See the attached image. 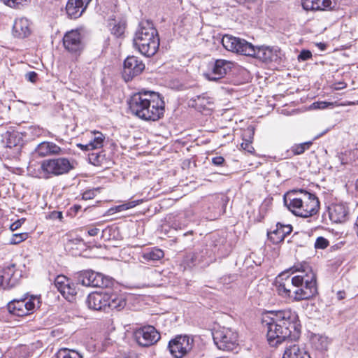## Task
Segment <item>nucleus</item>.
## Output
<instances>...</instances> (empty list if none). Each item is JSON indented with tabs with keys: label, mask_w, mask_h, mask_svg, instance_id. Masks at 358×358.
<instances>
[{
	"label": "nucleus",
	"mask_w": 358,
	"mask_h": 358,
	"mask_svg": "<svg viewBox=\"0 0 358 358\" xmlns=\"http://www.w3.org/2000/svg\"><path fill=\"white\" fill-rule=\"evenodd\" d=\"M262 324L267 329V340L271 346H277L285 341L296 340L300 335L298 315L290 309L266 313L263 317Z\"/></svg>",
	"instance_id": "obj_1"
},
{
	"label": "nucleus",
	"mask_w": 358,
	"mask_h": 358,
	"mask_svg": "<svg viewBox=\"0 0 358 358\" xmlns=\"http://www.w3.org/2000/svg\"><path fill=\"white\" fill-rule=\"evenodd\" d=\"M131 113L146 121H157L165 111V103L159 93L141 91L133 94L129 102Z\"/></svg>",
	"instance_id": "obj_2"
},
{
	"label": "nucleus",
	"mask_w": 358,
	"mask_h": 358,
	"mask_svg": "<svg viewBox=\"0 0 358 358\" xmlns=\"http://www.w3.org/2000/svg\"><path fill=\"white\" fill-rule=\"evenodd\" d=\"M284 203L295 215L308 217L315 215L320 208L317 197L302 189H295L284 196Z\"/></svg>",
	"instance_id": "obj_3"
},
{
	"label": "nucleus",
	"mask_w": 358,
	"mask_h": 358,
	"mask_svg": "<svg viewBox=\"0 0 358 358\" xmlns=\"http://www.w3.org/2000/svg\"><path fill=\"white\" fill-rule=\"evenodd\" d=\"M134 46L143 55L148 57L153 56L159 46V38L157 30L150 21L140 22L134 37Z\"/></svg>",
	"instance_id": "obj_4"
},
{
	"label": "nucleus",
	"mask_w": 358,
	"mask_h": 358,
	"mask_svg": "<svg viewBox=\"0 0 358 358\" xmlns=\"http://www.w3.org/2000/svg\"><path fill=\"white\" fill-rule=\"evenodd\" d=\"M73 169V161L65 157L45 159L41 164V171L46 178L68 173Z\"/></svg>",
	"instance_id": "obj_5"
},
{
	"label": "nucleus",
	"mask_w": 358,
	"mask_h": 358,
	"mask_svg": "<svg viewBox=\"0 0 358 358\" xmlns=\"http://www.w3.org/2000/svg\"><path fill=\"white\" fill-rule=\"evenodd\" d=\"M213 338L218 349L233 351L238 347V334L229 328H220L213 332Z\"/></svg>",
	"instance_id": "obj_6"
},
{
	"label": "nucleus",
	"mask_w": 358,
	"mask_h": 358,
	"mask_svg": "<svg viewBox=\"0 0 358 358\" xmlns=\"http://www.w3.org/2000/svg\"><path fill=\"white\" fill-rule=\"evenodd\" d=\"M194 346V339L187 335H178L169 342L168 348L175 358L187 355Z\"/></svg>",
	"instance_id": "obj_7"
},
{
	"label": "nucleus",
	"mask_w": 358,
	"mask_h": 358,
	"mask_svg": "<svg viewBox=\"0 0 358 358\" xmlns=\"http://www.w3.org/2000/svg\"><path fill=\"white\" fill-rule=\"evenodd\" d=\"M222 44L227 50L238 54L248 56L253 52L252 43L231 35H224L222 38Z\"/></svg>",
	"instance_id": "obj_8"
},
{
	"label": "nucleus",
	"mask_w": 358,
	"mask_h": 358,
	"mask_svg": "<svg viewBox=\"0 0 358 358\" xmlns=\"http://www.w3.org/2000/svg\"><path fill=\"white\" fill-rule=\"evenodd\" d=\"M294 289L293 296L296 301L309 299L317 293L316 275L310 274L308 276V280L304 281L303 285L294 286L292 285Z\"/></svg>",
	"instance_id": "obj_9"
},
{
	"label": "nucleus",
	"mask_w": 358,
	"mask_h": 358,
	"mask_svg": "<svg viewBox=\"0 0 358 358\" xmlns=\"http://www.w3.org/2000/svg\"><path fill=\"white\" fill-rule=\"evenodd\" d=\"M134 336L138 344L143 347H149L160 339V334L153 326H145L136 329Z\"/></svg>",
	"instance_id": "obj_10"
},
{
	"label": "nucleus",
	"mask_w": 358,
	"mask_h": 358,
	"mask_svg": "<svg viewBox=\"0 0 358 358\" xmlns=\"http://www.w3.org/2000/svg\"><path fill=\"white\" fill-rule=\"evenodd\" d=\"M36 297L31 296L30 299L23 298L13 299L8 303V311L16 316L22 317L29 315L35 309Z\"/></svg>",
	"instance_id": "obj_11"
},
{
	"label": "nucleus",
	"mask_w": 358,
	"mask_h": 358,
	"mask_svg": "<svg viewBox=\"0 0 358 358\" xmlns=\"http://www.w3.org/2000/svg\"><path fill=\"white\" fill-rule=\"evenodd\" d=\"M145 69V64L136 57L129 56L124 62L122 77L128 82L135 76L141 74Z\"/></svg>",
	"instance_id": "obj_12"
},
{
	"label": "nucleus",
	"mask_w": 358,
	"mask_h": 358,
	"mask_svg": "<svg viewBox=\"0 0 358 358\" xmlns=\"http://www.w3.org/2000/svg\"><path fill=\"white\" fill-rule=\"evenodd\" d=\"M252 52L249 57H255L264 62H270L277 61L279 58L280 51L277 48H271L269 46H254L252 45Z\"/></svg>",
	"instance_id": "obj_13"
},
{
	"label": "nucleus",
	"mask_w": 358,
	"mask_h": 358,
	"mask_svg": "<svg viewBox=\"0 0 358 358\" xmlns=\"http://www.w3.org/2000/svg\"><path fill=\"white\" fill-rule=\"evenodd\" d=\"M21 276V271L17 270L15 264H11L3 268L0 275V286L3 289H10L17 283Z\"/></svg>",
	"instance_id": "obj_14"
},
{
	"label": "nucleus",
	"mask_w": 358,
	"mask_h": 358,
	"mask_svg": "<svg viewBox=\"0 0 358 358\" xmlns=\"http://www.w3.org/2000/svg\"><path fill=\"white\" fill-rule=\"evenodd\" d=\"M64 48L69 52H78L83 48L81 34L78 29H73L66 33L63 38Z\"/></svg>",
	"instance_id": "obj_15"
},
{
	"label": "nucleus",
	"mask_w": 358,
	"mask_h": 358,
	"mask_svg": "<svg viewBox=\"0 0 358 358\" xmlns=\"http://www.w3.org/2000/svg\"><path fill=\"white\" fill-rule=\"evenodd\" d=\"M233 64L225 59H217L213 66L211 71L205 73V77L210 81H217L224 77L231 71Z\"/></svg>",
	"instance_id": "obj_16"
},
{
	"label": "nucleus",
	"mask_w": 358,
	"mask_h": 358,
	"mask_svg": "<svg viewBox=\"0 0 358 358\" xmlns=\"http://www.w3.org/2000/svg\"><path fill=\"white\" fill-rule=\"evenodd\" d=\"M92 0H69L66 6L67 15L77 19L82 15Z\"/></svg>",
	"instance_id": "obj_17"
},
{
	"label": "nucleus",
	"mask_w": 358,
	"mask_h": 358,
	"mask_svg": "<svg viewBox=\"0 0 358 358\" xmlns=\"http://www.w3.org/2000/svg\"><path fill=\"white\" fill-rule=\"evenodd\" d=\"M107 299L108 292H92L88 295L86 303L92 310L106 311Z\"/></svg>",
	"instance_id": "obj_18"
},
{
	"label": "nucleus",
	"mask_w": 358,
	"mask_h": 358,
	"mask_svg": "<svg viewBox=\"0 0 358 358\" xmlns=\"http://www.w3.org/2000/svg\"><path fill=\"white\" fill-rule=\"evenodd\" d=\"M292 273L297 272L298 274L291 278V282L292 285H303L304 281L308 280V276L310 274H315L312 268L306 263L301 264L300 266H294L290 268Z\"/></svg>",
	"instance_id": "obj_19"
},
{
	"label": "nucleus",
	"mask_w": 358,
	"mask_h": 358,
	"mask_svg": "<svg viewBox=\"0 0 358 358\" xmlns=\"http://www.w3.org/2000/svg\"><path fill=\"white\" fill-rule=\"evenodd\" d=\"M329 217L331 220L336 223L344 222L348 217V208L342 203L332 204L329 208Z\"/></svg>",
	"instance_id": "obj_20"
},
{
	"label": "nucleus",
	"mask_w": 358,
	"mask_h": 358,
	"mask_svg": "<svg viewBox=\"0 0 358 358\" xmlns=\"http://www.w3.org/2000/svg\"><path fill=\"white\" fill-rule=\"evenodd\" d=\"M292 231V226L291 224H283L278 222L276 229L272 232H268V237L273 243L278 244L283 241L285 238L290 234Z\"/></svg>",
	"instance_id": "obj_21"
},
{
	"label": "nucleus",
	"mask_w": 358,
	"mask_h": 358,
	"mask_svg": "<svg viewBox=\"0 0 358 358\" xmlns=\"http://www.w3.org/2000/svg\"><path fill=\"white\" fill-rule=\"evenodd\" d=\"M31 33L30 22L25 17L17 18L15 20L13 26V34L14 36L24 38Z\"/></svg>",
	"instance_id": "obj_22"
},
{
	"label": "nucleus",
	"mask_w": 358,
	"mask_h": 358,
	"mask_svg": "<svg viewBox=\"0 0 358 358\" xmlns=\"http://www.w3.org/2000/svg\"><path fill=\"white\" fill-rule=\"evenodd\" d=\"M284 274H281L278 276V278L276 280L277 285V290L278 294L282 296V297H292L293 296V292L294 289L292 287V282H291V278L289 276H287L285 278V282H281L280 280H282V276Z\"/></svg>",
	"instance_id": "obj_23"
},
{
	"label": "nucleus",
	"mask_w": 358,
	"mask_h": 358,
	"mask_svg": "<svg viewBox=\"0 0 358 358\" xmlns=\"http://www.w3.org/2000/svg\"><path fill=\"white\" fill-rule=\"evenodd\" d=\"M106 302V311L108 310H120L124 308L126 301L124 299L116 293H108Z\"/></svg>",
	"instance_id": "obj_24"
},
{
	"label": "nucleus",
	"mask_w": 358,
	"mask_h": 358,
	"mask_svg": "<svg viewBox=\"0 0 358 358\" xmlns=\"http://www.w3.org/2000/svg\"><path fill=\"white\" fill-rule=\"evenodd\" d=\"M282 358H310V357L303 349L293 344L286 347Z\"/></svg>",
	"instance_id": "obj_25"
},
{
	"label": "nucleus",
	"mask_w": 358,
	"mask_h": 358,
	"mask_svg": "<svg viewBox=\"0 0 358 358\" xmlns=\"http://www.w3.org/2000/svg\"><path fill=\"white\" fill-rule=\"evenodd\" d=\"M212 104L211 99L205 94L196 96L189 101V105L200 111L208 108V106Z\"/></svg>",
	"instance_id": "obj_26"
},
{
	"label": "nucleus",
	"mask_w": 358,
	"mask_h": 358,
	"mask_svg": "<svg viewBox=\"0 0 358 358\" xmlns=\"http://www.w3.org/2000/svg\"><path fill=\"white\" fill-rule=\"evenodd\" d=\"M164 255V253L163 250L157 248H153L151 249H148L142 253L141 261L144 263L148 262H155L163 258Z\"/></svg>",
	"instance_id": "obj_27"
},
{
	"label": "nucleus",
	"mask_w": 358,
	"mask_h": 358,
	"mask_svg": "<svg viewBox=\"0 0 358 358\" xmlns=\"http://www.w3.org/2000/svg\"><path fill=\"white\" fill-rule=\"evenodd\" d=\"M108 27L113 35L121 37L124 33L126 22L122 20H111L108 23Z\"/></svg>",
	"instance_id": "obj_28"
},
{
	"label": "nucleus",
	"mask_w": 358,
	"mask_h": 358,
	"mask_svg": "<svg viewBox=\"0 0 358 358\" xmlns=\"http://www.w3.org/2000/svg\"><path fill=\"white\" fill-rule=\"evenodd\" d=\"M113 285L111 278L100 273L94 272L93 287L107 288Z\"/></svg>",
	"instance_id": "obj_29"
},
{
	"label": "nucleus",
	"mask_w": 358,
	"mask_h": 358,
	"mask_svg": "<svg viewBox=\"0 0 358 358\" xmlns=\"http://www.w3.org/2000/svg\"><path fill=\"white\" fill-rule=\"evenodd\" d=\"M94 271L87 270L81 271L78 275V282L83 286L93 287Z\"/></svg>",
	"instance_id": "obj_30"
},
{
	"label": "nucleus",
	"mask_w": 358,
	"mask_h": 358,
	"mask_svg": "<svg viewBox=\"0 0 358 358\" xmlns=\"http://www.w3.org/2000/svg\"><path fill=\"white\" fill-rule=\"evenodd\" d=\"M313 345L318 350H326L329 345L328 338L323 335L315 334L311 338Z\"/></svg>",
	"instance_id": "obj_31"
},
{
	"label": "nucleus",
	"mask_w": 358,
	"mask_h": 358,
	"mask_svg": "<svg viewBox=\"0 0 358 358\" xmlns=\"http://www.w3.org/2000/svg\"><path fill=\"white\" fill-rule=\"evenodd\" d=\"M105 136L99 131L94 132V138L87 143V147L92 148V150L99 149L103 147Z\"/></svg>",
	"instance_id": "obj_32"
},
{
	"label": "nucleus",
	"mask_w": 358,
	"mask_h": 358,
	"mask_svg": "<svg viewBox=\"0 0 358 358\" xmlns=\"http://www.w3.org/2000/svg\"><path fill=\"white\" fill-rule=\"evenodd\" d=\"M57 358H83V356L76 350L62 348L57 352Z\"/></svg>",
	"instance_id": "obj_33"
},
{
	"label": "nucleus",
	"mask_w": 358,
	"mask_h": 358,
	"mask_svg": "<svg viewBox=\"0 0 358 358\" xmlns=\"http://www.w3.org/2000/svg\"><path fill=\"white\" fill-rule=\"evenodd\" d=\"M62 295L68 301H72L75 299L77 294L76 286L74 283H70L66 287L65 289H62Z\"/></svg>",
	"instance_id": "obj_34"
},
{
	"label": "nucleus",
	"mask_w": 358,
	"mask_h": 358,
	"mask_svg": "<svg viewBox=\"0 0 358 358\" xmlns=\"http://www.w3.org/2000/svg\"><path fill=\"white\" fill-rule=\"evenodd\" d=\"M313 144L312 141H307L300 144H296L291 148V151L294 155L303 154L306 150H308Z\"/></svg>",
	"instance_id": "obj_35"
},
{
	"label": "nucleus",
	"mask_w": 358,
	"mask_h": 358,
	"mask_svg": "<svg viewBox=\"0 0 358 358\" xmlns=\"http://www.w3.org/2000/svg\"><path fill=\"white\" fill-rule=\"evenodd\" d=\"M70 280L64 275H58L55 280V285L57 290L62 293V289H65L66 287L70 283Z\"/></svg>",
	"instance_id": "obj_36"
},
{
	"label": "nucleus",
	"mask_w": 358,
	"mask_h": 358,
	"mask_svg": "<svg viewBox=\"0 0 358 358\" xmlns=\"http://www.w3.org/2000/svg\"><path fill=\"white\" fill-rule=\"evenodd\" d=\"M104 155L101 152H92L89 154V161L95 166L100 165L104 159Z\"/></svg>",
	"instance_id": "obj_37"
},
{
	"label": "nucleus",
	"mask_w": 358,
	"mask_h": 358,
	"mask_svg": "<svg viewBox=\"0 0 358 358\" xmlns=\"http://www.w3.org/2000/svg\"><path fill=\"white\" fill-rule=\"evenodd\" d=\"M49 151V142H42L36 148V152L40 157H45L50 155Z\"/></svg>",
	"instance_id": "obj_38"
},
{
	"label": "nucleus",
	"mask_w": 358,
	"mask_h": 358,
	"mask_svg": "<svg viewBox=\"0 0 358 358\" xmlns=\"http://www.w3.org/2000/svg\"><path fill=\"white\" fill-rule=\"evenodd\" d=\"M6 6L13 8H20L24 3H27L29 0H1Z\"/></svg>",
	"instance_id": "obj_39"
},
{
	"label": "nucleus",
	"mask_w": 358,
	"mask_h": 358,
	"mask_svg": "<svg viewBox=\"0 0 358 358\" xmlns=\"http://www.w3.org/2000/svg\"><path fill=\"white\" fill-rule=\"evenodd\" d=\"M139 203H140V201H138V200L129 201L127 203L117 206L116 207V211L120 212V211L126 210H128V209L135 207L136 206H137Z\"/></svg>",
	"instance_id": "obj_40"
},
{
	"label": "nucleus",
	"mask_w": 358,
	"mask_h": 358,
	"mask_svg": "<svg viewBox=\"0 0 358 358\" xmlns=\"http://www.w3.org/2000/svg\"><path fill=\"white\" fill-rule=\"evenodd\" d=\"M27 238V233H21V234H13L10 240V243L12 245H16L18 244L24 240H26Z\"/></svg>",
	"instance_id": "obj_41"
},
{
	"label": "nucleus",
	"mask_w": 358,
	"mask_h": 358,
	"mask_svg": "<svg viewBox=\"0 0 358 358\" xmlns=\"http://www.w3.org/2000/svg\"><path fill=\"white\" fill-rule=\"evenodd\" d=\"M303 8L306 10H316L317 0H301Z\"/></svg>",
	"instance_id": "obj_42"
},
{
	"label": "nucleus",
	"mask_w": 358,
	"mask_h": 358,
	"mask_svg": "<svg viewBox=\"0 0 358 358\" xmlns=\"http://www.w3.org/2000/svg\"><path fill=\"white\" fill-rule=\"evenodd\" d=\"M332 2L331 0H317L316 6V10H324L327 8H331Z\"/></svg>",
	"instance_id": "obj_43"
},
{
	"label": "nucleus",
	"mask_w": 358,
	"mask_h": 358,
	"mask_svg": "<svg viewBox=\"0 0 358 358\" xmlns=\"http://www.w3.org/2000/svg\"><path fill=\"white\" fill-rule=\"evenodd\" d=\"M329 245V241L322 236H320L316 239L315 248L316 249H325Z\"/></svg>",
	"instance_id": "obj_44"
},
{
	"label": "nucleus",
	"mask_w": 358,
	"mask_h": 358,
	"mask_svg": "<svg viewBox=\"0 0 358 358\" xmlns=\"http://www.w3.org/2000/svg\"><path fill=\"white\" fill-rule=\"evenodd\" d=\"M8 146L11 148L13 146H15L17 144V142L16 141V138L18 136V134L17 133H8Z\"/></svg>",
	"instance_id": "obj_45"
},
{
	"label": "nucleus",
	"mask_w": 358,
	"mask_h": 358,
	"mask_svg": "<svg viewBox=\"0 0 358 358\" xmlns=\"http://www.w3.org/2000/svg\"><path fill=\"white\" fill-rule=\"evenodd\" d=\"M29 129L34 136H41L45 132L44 129L39 127L38 126H32Z\"/></svg>",
	"instance_id": "obj_46"
},
{
	"label": "nucleus",
	"mask_w": 358,
	"mask_h": 358,
	"mask_svg": "<svg viewBox=\"0 0 358 358\" xmlns=\"http://www.w3.org/2000/svg\"><path fill=\"white\" fill-rule=\"evenodd\" d=\"M49 154L50 155H57L61 152V148L55 143L49 142Z\"/></svg>",
	"instance_id": "obj_47"
},
{
	"label": "nucleus",
	"mask_w": 358,
	"mask_h": 358,
	"mask_svg": "<svg viewBox=\"0 0 358 358\" xmlns=\"http://www.w3.org/2000/svg\"><path fill=\"white\" fill-rule=\"evenodd\" d=\"M312 57V53L309 50H302L298 56L299 60L306 61Z\"/></svg>",
	"instance_id": "obj_48"
},
{
	"label": "nucleus",
	"mask_w": 358,
	"mask_h": 358,
	"mask_svg": "<svg viewBox=\"0 0 358 358\" xmlns=\"http://www.w3.org/2000/svg\"><path fill=\"white\" fill-rule=\"evenodd\" d=\"M96 195V190L94 189H90V190H87V191H85L83 194V199L84 200H90V199H93Z\"/></svg>",
	"instance_id": "obj_49"
},
{
	"label": "nucleus",
	"mask_w": 358,
	"mask_h": 358,
	"mask_svg": "<svg viewBox=\"0 0 358 358\" xmlns=\"http://www.w3.org/2000/svg\"><path fill=\"white\" fill-rule=\"evenodd\" d=\"M38 74L35 71H29L25 74V78L31 83H36Z\"/></svg>",
	"instance_id": "obj_50"
},
{
	"label": "nucleus",
	"mask_w": 358,
	"mask_h": 358,
	"mask_svg": "<svg viewBox=\"0 0 358 358\" xmlns=\"http://www.w3.org/2000/svg\"><path fill=\"white\" fill-rule=\"evenodd\" d=\"M24 222V219L17 220V221H15V222H13V224H10V229L12 231L17 230L22 226V224Z\"/></svg>",
	"instance_id": "obj_51"
},
{
	"label": "nucleus",
	"mask_w": 358,
	"mask_h": 358,
	"mask_svg": "<svg viewBox=\"0 0 358 358\" xmlns=\"http://www.w3.org/2000/svg\"><path fill=\"white\" fill-rule=\"evenodd\" d=\"M212 162L215 166H221L224 162V159L221 157H215L212 159Z\"/></svg>",
	"instance_id": "obj_52"
},
{
	"label": "nucleus",
	"mask_w": 358,
	"mask_h": 358,
	"mask_svg": "<svg viewBox=\"0 0 358 358\" xmlns=\"http://www.w3.org/2000/svg\"><path fill=\"white\" fill-rule=\"evenodd\" d=\"M327 102H324V101H322V102H317V103H314L313 105L315 106V108H325L327 106Z\"/></svg>",
	"instance_id": "obj_53"
},
{
	"label": "nucleus",
	"mask_w": 358,
	"mask_h": 358,
	"mask_svg": "<svg viewBox=\"0 0 358 358\" xmlns=\"http://www.w3.org/2000/svg\"><path fill=\"white\" fill-rule=\"evenodd\" d=\"M99 232V229L98 228H92L88 230L87 233L91 236H96Z\"/></svg>",
	"instance_id": "obj_54"
},
{
	"label": "nucleus",
	"mask_w": 358,
	"mask_h": 358,
	"mask_svg": "<svg viewBox=\"0 0 358 358\" xmlns=\"http://www.w3.org/2000/svg\"><path fill=\"white\" fill-rule=\"evenodd\" d=\"M346 86H347L346 83H345L343 82H340L336 85V86L334 87V89L336 90H339L345 88Z\"/></svg>",
	"instance_id": "obj_55"
},
{
	"label": "nucleus",
	"mask_w": 358,
	"mask_h": 358,
	"mask_svg": "<svg viewBox=\"0 0 358 358\" xmlns=\"http://www.w3.org/2000/svg\"><path fill=\"white\" fill-rule=\"evenodd\" d=\"M52 216L54 218H58L61 220L62 218V213L59 211L53 212Z\"/></svg>",
	"instance_id": "obj_56"
},
{
	"label": "nucleus",
	"mask_w": 358,
	"mask_h": 358,
	"mask_svg": "<svg viewBox=\"0 0 358 358\" xmlns=\"http://www.w3.org/2000/svg\"><path fill=\"white\" fill-rule=\"evenodd\" d=\"M336 295H337V299L338 300H342V299H345V293L343 291L338 292Z\"/></svg>",
	"instance_id": "obj_57"
},
{
	"label": "nucleus",
	"mask_w": 358,
	"mask_h": 358,
	"mask_svg": "<svg viewBox=\"0 0 358 358\" xmlns=\"http://www.w3.org/2000/svg\"><path fill=\"white\" fill-rule=\"evenodd\" d=\"M77 145H78V147L80 148L83 150H87V151L92 150V148H88L87 147V144L83 145V144L79 143Z\"/></svg>",
	"instance_id": "obj_58"
},
{
	"label": "nucleus",
	"mask_w": 358,
	"mask_h": 358,
	"mask_svg": "<svg viewBox=\"0 0 358 358\" xmlns=\"http://www.w3.org/2000/svg\"><path fill=\"white\" fill-rule=\"evenodd\" d=\"M354 105H355V102H353V101H345L340 104V106H354Z\"/></svg>",
	"instance_id": "obj_59"
},
{
	"label": "nucleus",
	"mask_w": 358,
	"mask_h": 358,
	"mask_svg": "<svg viewBox=\"0 0 358 358\" xmlns=\"http://www.w3.org/2000/svg\"><path fill=\"white\" fill-rule=\"evenodd\" d=\"M241 147L244 149V150H247L248 151L250 152V148H252L251 145H250V143H242L241 144Z\"/></svg>",
	"instance_id": "obj_60"
},
{
	"label": "nucleus",
	"mask_w": 358,
	"mask_h": 358,
	"mask_svg": "<svg viewBox=\"0 0 358 358\" xmlns=\"http://www.w3.org/2000/svg\"><path fill=\"white\" fill-rule=\"evenodd\" d=\"M196 255H192V263H193L194 264H196V262H196Z\"/></svg>",
	"instance_id": "obj_61"
},
{
	"label": "nucleus",
	"mask_w": 358,
	"mask_h": 358,
	"mask_svg": "<svg viewBox=\"0 0 358 358\" xmlns=\"http://www.w3.org/2000/svg\"><path fill=\"white\" fill-rule=\"evenodd\" d=\"M74 208H75V210L77 212V211H78L81 208V206H78V205H75L74 206Z\"/></svg>",
	"instance_id": "obj_62"
},
{
	"label": "nucleus",
	"mask_w": 358,
	"mask_h": 358,
	"mask_svg": "<svg viewBox=\"0 0 358 358\" xmlns=\"http://www.w3.org/2000/svg\"><path fill=\"white\" fill-rule=\"evenodd\" d=\"M319 46L320 47V48H321L322 50H324V48H325V45H324V43H320L319 44Z\"/></svg>",
	"instance_id": "obj_63"
}]
</instances>
